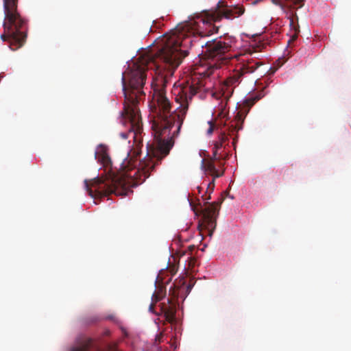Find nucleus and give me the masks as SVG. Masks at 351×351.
Wrapping results in <instances>:
<instances>
[{
    "label": "nucleus",
    "mask_w": 351,
    "mask_h": 351,
    "mask_svg": "<svg viewBox=\"0 0 351 351\" xmlns=\"http://www.w3.org/2000/svg\"><path fill=\"white\" fill-rule=\"evenodd\" d=\"M203 17L197 14L191 16L189 20L180 23L169 33L165 34L158 41L156 49H152L141 56L138 61L129 64L122 74V89L125 97V107L138 108L141 100L145 98L143 87L147 79V71L154 67L155 77L152 83L153 89L152 105L157 114L152 129L157 135L174 138L180 132L183 121L188 110L189 99L181 98L180 88L176 100L180 106L169 114L171 104L166 97L165 88L182 59L188 54V49L192 45L193 37L210 36L217 33L219 27L215 23L222 19L232 20L245 12L242 5H220Z\"/></svg>",
    "instance_id": "nucleus-1"
},
{
    "label": "nucleus",
    "mask_w": 351,
    "mask_h": 351,
    "mask_svg": "<svg viewBox=\"0 0 351 351\" xmlns=\"http://www.w3.org/2000/svg\"><path fill=\"white\" fill-rule=\"evenodd\" d=\"M154 133V141L147 144V154L138 162L128 154L117 171H114L109 156L104 152L99 157L106 172L104 178H95L85 180L84 185L88 195L93 198L107 196L114 193L117 195H127L130 189L143 182L155 167L169 154L174 145V139L166 138L162 135Z\"/></svg>",
    "instance_id": "nucleus-2"
},
{
    "label": "nucleus",
    "mask_w": 351,
    "mask_h": 351,
    "mask_svg": "<svg viewBox=\"0 0 351 351\" xmlns=\"http://www.w3.org/2000/svg\"><path fill=\"white\" fill-rule=\"evenodd\" d=\"M235 43L234 37L225 36L205 43L202 51L204 58L200 59L199 64L194 66L187 84L180 88L181 98L191 100L198 91L207 86L209 77L218 71L221 64L228 63L233 58H238L237 55L229 54Z\"/></svg>",
    "instance_id": "nucleus-3"
},
{
    "label": "nucleus",
    "mask_w": 351,
    "mask_h": 351,
    "mask_svg": "<svg viewBox=\"0 0 351 351\" xmlns=\"http://www.w3.org/2000/svg\"><path fill=\"white\" fill-rule=\"evenodd\" d=\"M16 1L4 0V34L1 36L3 40L10 41V47L13 50L21 47L26 38L25 21L16 12Z\"/></svg>",
    "instance_id": "nucleus-4"
},
{
    "label": "nucleus",
    "mask_w": 351,
    "mask_h": 351,
    "mask_svg": "<svg viewBox=\"0 0 351 351\" xmlns=\"http://www.w3.org/2000/svg\"><path fill=\"white\" fill-rule=\"evenodd\" d=\"M121 121L123 125L128 128L127 132L120 133L123 139H127L129 135H132L134 148L131 150V156L136 162L137 157L141 154V147L143 145V123L138 108L124 107Z\"/></svg>",
    "instance_id": "nucleus-5"
},
{
    "label": "nucleus",
    "mask_w": 351,
    "mask_h": 351,
    "mask_svg": "<svg viewBox=\"0 0 351 351\" xmlns=\"http://www.w3.org/2000/svg\"><path fill=\"white\" fill-rule=\"evenodd\" d=\"M265 44L252 45L247 50L250 56L256 55L264 47ZM258 57L253 56L251 59L243 60V62L239 64L232 73L224 81L222 89L232 93L233 88L237 86L241 81V77L247 74L254 73L263 63L258 60Z\"/></svg>",
    "instance_id": "nucleus-6"
},
{
    "label": "nucleus",
    "mask_w": 351,
    "mask_h": 351,
    "mask_svg": "<svg viewBox=\"0 0 351 351\" xmlns=\"http://www.w3.org/2000/svg\"><path fill=\"white\" fill-rule=\"evenodd\" d=\"M244 118L241 112H238L235 119L230 122V124L223 130L219 132L218 139L213 143V149L219 151L226 149L229 146V136H233L232 145L236 149V144L238 141V132L243 128Z\"/></svg>",
    "instance_id": "nucleus-7"
},
{
    "label": "nucleus",
    "mask_w": 351,
    "mask_h": 351,
    "mask_svg": "<svg viewBox=\"0 0 351 351\" xmlns=\"http://www.w3.org/2000/svg\"><path fill=\"white\" fill-rule=\"evenodd\" d=\"M223 199H220L217 202L209 203L205 202L203 204L199 202L193 208V211L196 215L199 213L202 216V219L205 226L208 230H214L216 227V219L220 209Z\"/></svg>",
    "instance_id": "nucleus-8"
},
{
    "label": "nucleus",
    "mask_w": 351,
    "mask_h": 351,
    "mask_svg": "<svg viewBox=\"0 0 351 351\" xmlns=\"http://www.w3.org/2000/svg\"><path fill=\"white\" fill-rule=\"evenodd\" d=\"M161 311L168 322L173 323L176 322V305L170 299L167 300V303L161 304Z\"/></svg>",
    "instance_id": "nucleus-9"
},
{
    "label": "nucleus",
    "mask_w": 351,
    "mask_h": 351,
    "mask_svg": "<svg viewBox=\"0 0 351 351\" xmlns=\"http://www.w3.org/2000/svg\"><path fill=\"white\" fill-rule=\"evenodd\" d=\"M286 1V5L281 3L280 0H271V2L276 5H279L281 9L285 12V9L288 8L289 10V14H291V12H294L292 11L293 9L297 10L298 8H302L304 5V1L305 0H285Z\"/></svg>",
    "instance_id": "nucleus-10"
},
{
    "label": "nucleus",
    "mask_w": 351,
    "mask_h": 351,
    "mask_svg": "<svg viewBox=\"0 0 351 351\" xmlns=\"http://www.w3.org/2000/svg\"><path fill=\"white\" fill-rule=\"evenodd\" d=\"M288 18L289 19V25L293 31V34L291 36V38L288 41V45H290L292 42H294L298 38V34L300 32V27L298 25H295L294 23V19L295 18L297 20L298 19L296 12H291Z\"/></svg>",
    "instance_id": "nucleus-11"
},
{
    "label": "nucleus",
    "mask_w": 351,
    "mask_h": 351,
    "mask_svg": "<svg viewBox=\"0 0 351 351\" xmlns=\"http://www.w3.org/2000/svg\"><path fill=\"white\" fill-rule=\"evenodd\" d=\"M92 346V339L87 337H83L79 340L78 345L71 348L70 351H90Z\"/></svg>",
    "instance_id": "nucleus-12"
},
{
    "label": "nucleus",
    "mask_w": 351,
    "mask_h": 351,
    "mask_svg": "<svg viewBox=\"0 0 351 351\" xmlns=\"http://www.w3.org/2000/svg\"><path fill=\"white\" fill-rule=\"evenodd\" d=\"M264 96L265 93L263 92V90H262L247 97L243 101L244 105L246 107L250 108L256 101L263 98Z\"/></svg>",
    "instance_id": "nucleus-13"
},
{
    "label": "nucleus",
    "mask_w": 351,
    "mask_h": 351,
    "mask_svg": "<svg viewBox=\"0 0 351 351\" xmlns=\"http://www.w3.org/2000/svg\"><path fill=\"white\" fill-rule=\"evenodd\" d=\"M166 289L163 285H159L152 295V300L155 302L160 301L165 295Z\"/></svg>",
    "instance_id": "nucleus-14"
},
{
    "label": "nucleus",
    "mask_w": 351,
    "mask_h": 351,
    "mask_svg": "<svg viewBox=\"0 0 351 351\" xmlns=\"http://www.w3.org/2000/svg\"><path fill=\"white\" fill-rule=\"evenodd\" d=\"M202 167L209 173L215 171L216 167L213 160H202Z\"/></svg>",
    "instance_id": "nucleus-15"
},
{
    "label": "nucleus",
    "mask_w": 351,
    "mask_h": 351,
    "mask_svg": "<svg viewBox=\"0 0 351 351\" xmlns=\"http://www.w3.org/2000/svg\"><path fill=\"white\" fill-rule=\"evenodd\" d=\"M224 171L219 172L217 169H215V171L213 173H210V175L213 177L212 182H210L207 186V189L210 190V193L213 191L215 187V179L217 178H219L223 175Z\"/></svg>",
    "instance_id": "nucleus-16"
},
{
    "label": "nucleus",
    "mask_w": 351,
    "mask_h": 351,
    "mask_svg": "<svg viewBox=\"0 0 351 351\" xmlns=\"http://www.w3.org/2000/svg\"><path fill=\"white\" fill-rule=\"evenodd\" d=\"M218 156H219V151H217V150H215L213 149V156L208 160H213V162H215V161H217V162H219V166L222 167L224 165V163L222 162H220V158Z\"/></svg>",
    "instance_id": "nucleus-17"
},
{
    "label": "nucleus",
    "mask_w": 351,
    "mask_h": 351,
    "mask_svg": "<svg viewBox=\"0 0 351 351\" xmlns=\"http://www.w3.org/2000/svg\"><path fill=\"white\" fill-rule=\"evenodd\" d=\"M230 156V152H226V154H222V152H219V158L221 160H226L229 158V156Z\"/></svg>",
    "instance_id": "nucleus-18"
},
{
    "label": "nucleus",
    "mask_w": 351,
    "mask_h": 351,
    "mask_svg": "<svg viewBox=\"0 0 351 351\" xmlns=\"http://www.w3.org/2000/svg\"><path fill=\"white\" fill-rule=\"evenodd\" d=\"M230 156V152H226V154H222V152H219V158L221 160H226L229 158V156Z\"/></svg>",
    "instance_id": "nucleus-19"
},
{
    "label": "nucleus",
    "mask_w": 351,
    "mask_h": 351,
    "mask_svg": "<svg viewBox=\"0 0 351 351\" xmlns=\"http://www.w3.org/2000/svg\"><path fill=\"white\" fill-rule=\"evenodd\" d=\"M209 128L207 130V134L210 135L213 134L215 128V124L212 121H208Z\"/></svg>",
    "instance_id": "nucleus-20"
},
{
    "label": "nucleus",
    "mask_w": 351,
    "mask_h": 351,
    "mask_svg": "<svg viewBox=\"0 0 351 351\" xmlns=\"http://www.w3.org/2000/svg\"><path fill=\"white\" fill-rule=\"evenodd\" d=\"M155 302L154 301H152V304L149 305V310L152 313H154V306H155Z\"/></svg>",
    "instance_id": "nucleus-21"
},
{
    "label": "nucleus",
    "mask_w": 351,
    "mask_h": 351,
    "mask_svg": "<svg viewBox=\"0 0 351 351\" xmlns=\"http://www.w3.org/2000/svg\"><path fill=\"white\" fill-rule=\"evenodd\" d=\"M229 152L228 150H227V148L226 149H222L219 151V152H222V154H226V152Z\"/></svg>",
    "instance_id": "nucleus-22"
},
{
    "label": "nucleus",
    "mask_w": 351,
    "mask_h": 351,
    "mask_svg": "<svg viewBox=\"0 0 351 351\" xmlns=\"http://www.w3.org/2000/svg\"><path fill=\"white\" fill-rule=\"evenodd\" d=\"M202 198H203L204 199H206V200H207V199H210V194L208 195V197H204V195H202Z\"/></svg>",
    "instance_id": "nucleus-23"
},
{
    "label": "nucleus",
    "mask_w": 351,
    "mask_h": 351,
    "mask_svg": "<svg viewBox=\"0 0 351 351\" xmlns=\"http://www.w3.org/2000/svg\"><path fill=\"white\" fill-rule=\"evenodd\" d=\"M197 189H198V192L200 193L202 187L201 186H197Z\"/></svg>",
    "instance_id": "nucleus-24"
},
{
    "label": "nucleus",
    "mask_w": 351,
    "mask_h": 351,
    "mask_svg": "<svg viewBox=\"0 0 351 351\" xmlns=\"http://www.w3.org/2000/svg\"><path fill=\"white\" fill-rule=\"evenodd\" d=\"M193 248H194V246H190V247H189V249H190L191 250H192Z\"/></svg>",
    "instance_id": "nucleus-25"
}]
</instances>
